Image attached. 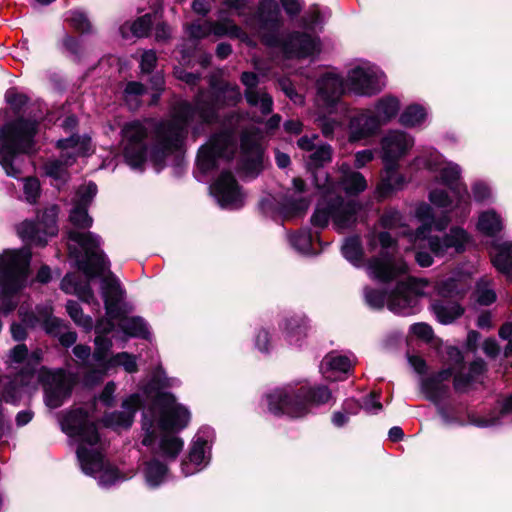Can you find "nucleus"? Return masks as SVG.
<instances>
[{
    "label": "nucleus",
    "instance_id": "nucleus-1",
    "mask_svg": "<svg viewBox=\"0 0 512 512\" xmlns=\"http://www.w3.org/2000/svg\"><path fill=\"white\" fill-rule=\"evenodd\" d=\"M211 91L200 89L193 99L178 100L171 110V119L160 121L155 125V143L151 156L155 161L164 158L179 149L187 136V127L198 122L199 124H212L218 121V111L226 107L236 106L242 99L237 85L228 82L216 85L211 79Z\"/></svg>",
    "mask_w": 512,
    "mask_h": 512
},
{
    "label": "nucleus",
    "instance_id": "nucleus-2",
    "mask_svg": "<svg viewBox=\"0 0 512 512\" xmlns=\"http://www.w3.org/2000/svg\"><path fill=\"white\" fill-rule=\"evenodd\" d=\"M61 429L70 437H77L80 444L76 454L80 467L86 476L102 480H120V471L109 462H106L101 452L85 446H94L99 441V434L95 423L89 421L88 413L77 408L65 413L60 421Z\"/></svg>",
    "mask_w": 512,
    "mask_h": 512
},
{
    "label": "nucleus",
    "instance_id": "nucleus-3",
    "mask_svg": "<svg viewBox=\"0 0 512 512\" xmlns=\"http://www.w3.org/2000/svg\"><path fill=\"white\" fill-rule=\"evenodd\" d=\"M69 220L75 228L67 231V237L76 243L85 254L82 259L77 261L78 268L88 278L104 274L110 268V261L100 250V237L91 232L79 231V229H88L92 226L93 219L89 216L87 208L75 204L70 212Z\"/></svg>",
    "mask_w": 512,
    "mask_h": 512
},
{
    "label": "nucleus",
    "instance_id": "nucleus-4",
    "mask_svg": "<svg viewBox=\"0 0 512 512\" xmlns=\"http://www.w3.org/2000/svg\"><path fill=\"white\" fill-rule=\"evenodd\" d=\"M37 131L38 122L24 117H18L0 127V165L8 176H21L17 155L34 151Z\"/></svg>",
    "mask_w": 512,
    "mask_h": 512
},
{
    "label": "nucleus",
    "instance_id": "nucleus-5",
    "mask_svg": "<svg viewBox=\"0 0 512 512\" xmlns=\"http://www.w3.org/2000/svg\"><path fill=\"white\" fill-rule=\"evenodd\" d=\"M331 398L332 392L326 385H302L276 389L267 395V402L269 411L275 415L300 418L309 414L312 406L324 405Z\"/></svg>",
    "mask_w": 512,
    "mask_h": 512
},
{
    "label": "nucleus",
    "instance_id": "nucleus-6",
    "mask_svg": "<svg viewBox=\"0 0 512 512\" xmlns=\"http://www.w3.org/2000/svg\"><path fill=\"white\" fill-rule=\"evenodd\" d=\"M32 253L29 248L7 251L0 255V311L12 312L16 306L15 294L27 280Z\"/></svg>",
    "mask_w": 512,
    "mask_h": 512
},
{
    "label": "nucleus",
    "instance_id": "nucleus-7",
    "mask_svg": "<svg viewBox=\"0 0 512 512\" xmlns=\"http://www.w3.org/2000/svg\"><path fill=\"white\" fill-rule=\"evenodd\" d=\"M380 244L378 255L367 263L369 275L383 283H388L407 272L406 262L398 255L397 241L388 232L372 233L368 236V247L374 250Z\"/></svg>",
    "mask_w": 512,
    "mask_h": 512
},
{
    "label": "nucleus",
    "instance_id": "nucleus-8",
    "mask_svg": "<svg viewBox=\"0 0 512 512\" xmlns=\"http://www.w3.org/2000/svg\"><path fill=\"white\" fill-rule=\"evenodd\" d=\"M244 21L249 28L258 32L267 46L280 44L278 33L283 26V18L275 0H261L256 12L246 16Z\"/></svg>",
    "mask_w": 512,
    "mask_h": 512
},
{
    "label": "nucleus",
    "instance_id": "nucleus-9",
    "mask_svg": "<svg viewBox=\"0 0 512 512\" xmlns=\"http://www.w3.org/2000/svg\"><path fill=\"white\" fill-rule=\"evenodd\" d=\"M101 276V296L104 302V308L108 318L97 321L95 332L97 335L105 336L113 331V320H117L122 315L121 302L124 299L125 291L121 287L118 278L110 271L106 270Z\"/></svg>",
    "mask_w": 512,
    "mask_h": 512
},
{
    "label": "nucleus",
    "instance_id": "nucleus-10",
    "mask_svg": "<svg viewBox=\"0 0 512 512\" xmlns=\"http://www.w3.org/2000/svg\"><path fill=\"white\" fill-rule=\"evenodd\" d=\"M58 210L57 205H51L38 212L35 220L23 221L17 228L18 235L31 245L45 246L48 238L58 232Z\"/></svg>",
    "mask_w": 512,
    "mask_h": 512
},
{
    "label": "nucleus",
    "instance_id": "nucleus-11",
    "mask_svg": "<svg viewBox=\"0 0 512 512\" xmlns=\"http://www.w3.org/2000/svg\"><path fill=\"white\" fill-rule=\"evenodd\" d=\"M237 144L231 131H221L213 134L208 143L201 146L197 154L199 169L206 173L217 167L218 159L230 160L234 157Z\"/></svg>",
    "mask_w": 512,
    "mask_h": 512
},
{
    "label": "nucleus",
    "instance_id": "nucleus-12",
    "mask_svg": "<svg viewBox=\"0 0 512 512\" xmlns=\"http://www.w3.org/2000/svg\"><path fill=\"white\" fill-rule=\"evenodd\" d=\"M121 134L126 162L133 168L141 167L148 152V128L143 122L134 120L124 124Z\"/></svg>",
    "mask_w": 512,
    "mask_h": 512
},
{
    "label": "nucleus",
    "instance_id": "nucleus-13",
    "mask_svg": "<svg viewBox=\"0 0 512 512\" xmlns=\"http://www.w3.org/2000/svg\"><path fill=\"white\" fill-rule=\"evenodd\" d=\"M153 407L159 412L160 426L164 430L178 431L184 429L190 421L189 410L176 403L173 394H161L153 400Z\"/></svg>",
    "mask_w": 512,
    "mask_h": 512
},
{
    "label": "nucleus",
    "instance_id": "nucleus-14",
    "mask_svg": "<svg viewBox=\"0 0 512 512\" xmlns=\"http://www.w3.org/2000/svg\"><path fill=\"white\" fill-rule=\"evenodd\" d=\"M37 379L43 386L45 403L50 408L60 407L71 394V385L62 371L42 370Z\"/></svg>",
    "mask_w": 512,
    "mask_h": 512
},
{
    "label": "nucleus",
    "instance_id": "nucleus-15",
    "mask_svg": "<svg viewBox=\"0 0 512 512\" xmlns=\"http://www.w3.org/2000/svg\"><path fill=\"white\" fill-rule=\"evenodd\" d=\"M348 86L358 95L372 96L384 88L385 76L372 69L356 67L348 73Z\"/></svg>",
    "mask_w": 512,
    "mask_h": 512
},
{
    "label": "nucleus",
    "instance_id": "nucleus-16",
    "mask_svg": "<svg viewBox=\"0 0 512 512\" xmlns=\"http://www.w3.org/2000/svg\"><path fill=\"white\" fill-rule=\"evenodd\" d=\"M218 202L223 207L233 209L241 208L244 204V195L240 186L230 171H223L213 185Z\"/></svg>",
    "mask_w": 512,
    "mask_h": 512
},
{
    "label": "nucleus",
    "instance_id": "nucleus-17",
    "mask_svg": "<svg viewBox=\"0 0 512 512\" xmlns=\"http://www.w3.org/2000/svg\"><path fill=\"white\" fill-rule=\"evenodd\" d=\"M282 50L287 58H306L320 51V43L308 33L293 31L284 38Z\"/></svg>",
    "mask_w": 512,
    "mask_h": 512
},
{
    "label": "nucleus",
    "instance_id": "nucleus-18",
    "mask_svg": "<svg viewBox=\"0 0 512 512\" xmlns=\"http://www.w3.org/2000/svg\"><path fill=\"white\" fill-rule=\"evenodd\" d=\"M428 246L431 252L437 256H444L449 249H454L456 253L465 250V245L469 241L468 233L461 227H452L448 234L440 236H429Z\"/></svg>",
    "mask_w": 512,
    "mask_h": 512
},
{
    "label": "nucleus",
    "instance_id": "nucleus-19",
    "mask_svg": "<svg viewBox=\"0 0 512 512\" xmlns=\"http://www.w3.org/2000/svg\"><path fill=\"white\" fill-rule=\"evenodd\" d=\"M414 140L399 130L389 131L382 139L383 161L395 162L403 157L413 146Z\"/></svg>",
    "mask_w": 512,
    "mask_h": 512
},
{
    "label": "nucleus",
    "instance_id": "nucleus-20",
    "mask_svg": "<svg viewBox=\"0 0 512 512\" xmlns=\"http://www.w3.org/2000/svg\"><path fill=\"white\" fill-rule=\"evenodd\" d=\"M240 148L242 152V166L247 173L259 174L262 170L263 149L257 137L245 132L241 135Z\"/></svg>",
    "mask_w": 512,
    "mask_h": 512
},
{
    "label": "nucleus",
    "instance_id": "nucleus-21",
    "mask_svg": "<svg viewBox=\"0 0 512 512\" xmlns=\"http://www.w3.org/2000/svg\"><path fill=\"white\" fill-rule=\"evenodd\" d=\"M359 205L352 200H344L341 196L330 198L332 221L337 230L342 231L352 227L357 220Z\"/></svg>",
    "mask_w": 512,
    "mask_h": 512
},
{
    "label": "nucleus",
    "instance_id": "nucleus-22",
    "mask_svg": "<svg viewBox=\"0 0 512 512\" xmlns=\"http://www.w3.org/2000/svg\"><path fill=\"white\" fill-rule=\"evenodd\" d=\"M380 125L371 112H364L350 118L348 124L349 142L367 139L379 130Z\"/></svg>",
    "mask_w": 512,
    "mask_h": 512
},
{
    "label": "nucleus",
    "instance_id": "nucleus-23",
    "mask_svg": "<svg viewBox=\"0 0 512 512\" xmlns=\"http://www.w3.org/2000/svg\"><path fill=\"white\" fill-rule=\"evenodd\" d=\"M316 85L318 98L326 108L333 107L344 91L342 78L333 73L323 75Z\"/></svg>",
    "mask_w": 512,
    "mask_h": 512
},
{
    "label": "nucleus",
    "instance_id": "nucleus-24",
    "mask_svg": "<svg viewBox=\"0 0 512 512\" xmlns=\"http://www.w3.org/2000/svg\"><path fill=\"white\" fill-rule=\"evenodd\" d=\"M416 301L412 286L407 282L400 281L389 293L387 307L394 313L405 315L410 313V309L415 306Z\"/></svg>",
    "mask_w": 512,
    "mask_h": 512
},
{
    "label": "nucleus",
    "instance_id": "nucleus-25",
    "mask_svg": "<svg viewBox=\"0 0 512 512\" xmlns=\"http://www.w3.org/2000/svg\"><path fill=\"white\" fill-rule=\"evenodd\" d=\"M140 402L139 395H130L122 402L121 411L112 412L104 416L103 422L105 426L112 428H129L133 423L134 415Z\"/></svg>",
    "mask_w": 512,
    "mask_h": 512
},
{
    "label": "nucleus",
    "instance_id": "nucleus-26",
    "mask_svg": "<svg viewBox=\"0 0 512 512\" xmlns=\"http://www.w3.org/2000/svg\"><path fill=\"white\" fill-rule=\"evenodd\" d=\"M440 180L446 185L455 195L458 204L469 203V193L463 184L460 183L461 169L457 164H449L440 170Z\"/></svg>",
    "mask_w": 512,
    "mask_h": 512
},
{
    "label": "nucleus",
    "instance_id": "nucleus-27",
    "mask_svg": "<svg viewBox=\"0 0 512 512\" xmlns=\"http://www.w3.org/2000/svg\"><path fill=\"white\" fill-rule=\"evenodd\" d=\"M385 174L377 185L376 193L378 198L383 199L402 187L403 177L397 171V163L384 161Z\"/></svg>",
    "mask_w": 512,
    "mask_h": 512
},
{
    "label": "nucleus",
    "instance_id": "nucleus-28",
    "mask_svg": "<svg viewBox=\"0 0 512 512\" xmlns=\"http://www.w3.org/2000/svg\"><path fill=\"white\" fill-rule=\"evenodd\" d=\"M431 310L442 324H450L464 313V308L457 301L444 298L434 300Z\"/></svg>",
    "mask_w": 512,
    "mask_h": 512
},
{
    "label": "nucleus",
    "instance_id": "nucleus-29",
    "mask_svg": "<svg viewBox=\"0 0 512 512\" xmlns=\"http://www.w3.org/2000/svg\"><path fill=\"white\" fill-rule=\"evenodd\" d=\"M61 289L67 294H76L82 301L91 303L95 300L93 289L88 281L82 282L81 279L73 274H67L61 281Z\"/></svg>",
    "mask_w": 512,
    "mask_h": 512
},
{
    "label": "nucleus",
    "instance_id": "nucleus-30",
    "mask_svg": "<svg viewBox=\"0 0 512 512\" xmlns=\"http://www.w3.org/2000/svg\"><path fill=\"white\" fill-rule=\"evenodd\" d=\"M75 160V154L69 152L62 153L59 158L45 163V174L57 181L66 182L69 177L68 167L72 166Z\"/></svg>",
    "mask_w": 512,
    "mask_h": 512
},
{
    "label": "nucleus",
    "instance_id": "nucleus-31",
    "mask_svg": "<svg viewBox=\"0 0 512 512\" xmlns=\"http://www.w3.org/2000/svg\"><path fill=\"white\" fill-rule=\"evenodd\" d=\"M400 110V103L396 97L386 96L378 100L375 105L373 116L377 119L380 127L386 125L396 117Z\"/></svg>",
    "mask_w": 512,
    "mask_h": 512
},
{
    "label": "nucleus",
    "instance_id": "nucleus-32",
    "mask_svg": "<svg viewBox=\"0 0 512 512\" xmlns=\"http://www.w3.org/2000/svg\"><path fill=\"white\" fill-rule=\"evenodd\" d=\"M420 390L426 399L434 403L440 404L449 397L450 388L444 383H440L438 379L425 378L421 381Z\"/></svg>",
    "mask_w": 512,
    "mask_h": 512
},
{
    "label": "nucleus",
    "instance_id": "nucleus-33",
    "mask_svg": "<svg viewBox=\"0 0 512 512\" xmlns=\"http://www.w3.org/2000/svg\"><path fill=\"white\" fill-rule=\"evenodd\" d=\"M211 34L218 38L228 36L230 38H236L245 40L247 34L237 26L231 19L225 18L217 21L210 20Z\"/></svg>",
    "mask_w": 512,
    "mask_h": 512
},
{
    "label": "nucleus",
    "instance_id": "nucleus-34",
    "mask_svg": "<svg viewBox=\"0 0 512 512\" xmlns=\"http://www.w3.org/2000/svg\"><path fill=\"white\" fill-rule=\"evenodd\" d=\"M341 187L346 193L354 195L364 191L367 187V182L364 176L357 171H343L339 182H337V189Z\"/></svg>",
    "mask_w": 512,
    "mask_h": 512
},
{
    "label": "nucleus",
    "instance_id": "nucleus-35",
    "mask_svg": "<svg viewBox=\"0 0 512 512\" xmlns=\"http://www.w3.org/2000/svg\"><path fill=\"white\" fill-rule=\"evenodd\" d=\"M469 286L466 281L456 278H448L438 285V293L444 299L463 297Z\"/></svg>",
    "mask_w": 512,
    "mask_h": 512
},
{
    "label": "nucleus",
    "instance_id": "nucleus-36",
    "mask_svg": "<svg viewBox=\"0 0 512 512\" xmlns=\"http://www.w3.org/2000/svg\"><path fill=\"white\" fill-rule=\"evenodd\" d=\"M492 263L499 272L512 278V242H505L498 246Z\"/></svg>",
    "mask_w": 512,
    "mask_h": 512
},
{
    "label": "nucleus",
    "instance_id": "nucleus-37",
    "mask_svg": "<svg viewBox=\"0 0 512 512\" xmlns=\"http://www.w3.org/2000/svg\"><path fill=\"white\" fill-rule=\"evenodd\" d=\"M172 386V379L168 378L162 369H158L152 379L148 382L145 387V393L151 399L153 403L154 399L161 394H171L170 392L164 391V389Z\"/></svg>",
    "mask_w": 512,
    "mask_h": 512
},
{
    "label": "nucleus",
    "instance_id": "nucleus-38",
    "mask_svg": "<svg viewBox=\"0 0 512 512\" xmlns=\"http://www.w3.org/2000/svg\"><path fill=\"white\" fill-rule=\"evenodd\" d=\"M121 329L123 332L131 337L149 339L150 331L143 318L141 317H128L121 321Z\"/></svg>",
    "mask_w": 512,
    "mask_h": 512
},
{
    "label": "nucleus",
    "instance_id": "nucleus-39",
    "mask_svg": "<svg viewBox=\"0 0 512 512\" xmlns=\"http://www.w3.org/2000/svg\"><path fill=\"white\" fill-rule=\"evenodd\" d=\"M333 150L329 144H322L315 148L306 160V168L321 169L332 161Z\"/></svg>",
    "mask_w": 512,
    "mask_h": 512
},
{
    "label": "nucleus",
    "instance_id": "nucleus-40",
    "mask_svg": "<svg viewBox=\"0 0 512 512\" xmlns=\"http://www.w3.org/2000/svg\"><path fill=\"white\" fill-rule=\"evenodd\" d=\"M308 324L305 316L293 315L285 319L284 330L290 341H298L307 334Z\"/></svg>",
    "mask_w": 512,
    "mask_h": 512
},
{
    "label": "nucleus",
    "instance_id": "nucleus-41",
    "mask_svg": "<svg viewBox=\"0 0 512 512\" xmlns=\"http://www.w3.org/2000/svg\"><path fill=\"white\" fill-rule=\"evenodd\" d=\"M146 93V87L137 81H130L123 90V100L130 110H136L141 105V97Z\"/></svg>",
    "mask_w": 512,
    "mask_h": 512
},
{
    "label": "nucleus",
    "instance_id": "nucleus-42",
    "mask_svg": "<svg viewBox=\"0 0 512 512\" xmlns=\"http://www.w3.org/2000/svg\"><path fill=\"white\" fill-rule=\"evenodd\" d=\"M343 256L352 264L359 266L363 259L362 243L358 236L345 239L342 245Z\"/></svg>",
    "mask_w": 512,
    "mask_h": 512
},
{
    "label": "nucleus",
    "instance_id": "nucleus-43",
    "mask_svg": "<svg viewBox=\"0 0 512 512\" xmlns=\"http://www.w3.org/2000/svg\"><path fill=\"white\" fill-rule=\"evenodd\" d=\"M477 227L483 234L495 236L502 230V222L495 212L488 211L480 215Z\"/></svg>",
    "mask_w": 512,
    "mask_h": 512
},
{
    "label": "nucleus",
    "instance_id": "nucleus-44",
    "mask_svg": "<svg viewBox=\"0 0 512 512\" xmlns=\"http://www.w3.org/2000/svg\"><path fill=\"white\" fill-rule=\"evenodd\" d=\"M351 368V361L347 356L336 355L334 353L327 354L321 363V369L323 373L329 371H337L346 373Z\"/></svg>",
    "mask_w": 512,
    "mask_h": 512
},
{
    "label": "nucleus",
    "instance_id": "nucleus-45",
    "mask_svg": "<svg viewBox=\"0 0 512 512\" xmlns=\"http://www.w3.org/2000/svg\"><path fill=\"white\" fill-rule=\"evenodd\" d=\"M313 177L315 187L323 194H331L337 191V182H334L324 168L308 170Z\"/></svg>",
    "mask_w": 512,
    "mask_h": 512
},
{
    "label": "nucleus",
    "instance_id": "nucleus-46",
    "mask_svg": "<svg viewBox=\"0 0 512 512\" xmlns=\"http://www.w3.org/2000/svg\"><path fill=\"white\" fill-rule=\"evenodd\" d=\"M425 116L424 108L418 104H413L402 112L399 122L405 127H414L419 125L425 119Z\"/></svg>",
    "mask_w": 512,
    "mask_h": 512
},
{
    "label": "nucleus",
    "instance_id": "nucleus-47",
    "mask_svg": "<svg viewBox=\"0 0 512 512\" xmlns=\"http://www.w3.org/2000/svg\"><path fill=\"white\" fill-rule=\"evenodd\" d=\"M113 366H123L125 371L128 373H135L138 371L136 357L128 352L118 353L107 360L105 368L108 369Z\"/></svg>",
    "mask_w": 512,
    "mask_h": 512
},
{
    "label": "nucleus",
    "instance_id": "nucleus-48",
    "mask_svg": "<svg viewBox=\"0 0 512 512\" xmlns=\"http://www.w3.org/2000/svg\"><path fill=\"white\" fill-rule=\"evenodd\" d=\"M332 219V210L330 209V198L319 202L311 216V223L315 227L324 228Z\"/></svg>",
    "mask_w": 512,
    "mask_h": 512
},
{
    "label": "nucleus",
    "instance_id": "nucleus-49",
    "mask_svg": "<svg viewBox=\"0 0 512 512\" xmlns=\"http://www.w3.org/2000/svg\"><path fill=\"white\" fill-rule=\"evenodd\" d=\"M66 311L71 319L79 326L90 329L92 326L91 317L84 315L80 304L75 300H68L66 303Z\"/></svg>",
    "mask_w": 512,
    "mask_h": 512
},
{
    "label": "nucleus",
    "instance_id": "nucleus-50",
    "mask_svg": "<svg viewBox=\"0 0 512 512\" xmlns=\"http://www.w3.org/2000/svg\"><path fill=\"white\" fill-rule=\"evenodd\" d=\"M153 25V14L147 13L138 17L130 27L132 34L138 38L147 37Z\"/></svg>",
    "mask_w": 512,
    "mask_h": 512
},
{
    "label": "nucleus",
    "instance_id": "nucleus-51",
    "mask_svg": "<svg viewBox=\"0 0 512 512\" xmlns=\"http://www.w3.org/2000/svg\"><path fill=\"white\" fill-rule=\"evenodd\" d=\"M364 296L366 303L374 308L381 309L387 303L389 294L385 290L374 289L366 287L364 289Z\"/></svg>",
    "mask_w": 512,
    "mask_h": 512
},
{
    "label": "nucleus",
    "instance_id": "nucleus-52",
    "mask_svg": "<svg viewBox=\"0 0 512 512\" xmlns=\"http://www.w3.org/2000/svg\"><path fill=\"white\" fill-rule=\"evenodd\" d=\"M112 348V340L108 337L97 335L95 337V349L93 358L96 362L104 363Z\"/></svg>",
    "mask_w": 512,
    "mask_h": 512
},
{
    "label": "nucleus",
    "instance_id": "nucleus-53",
    "mask_svg": "<svg viewBox=\"0 0 512 512\" xmlns=\"http://www.w3.org/2000/svg\"><path fill=\"white\" fill-rule=\"evenodd\" d=\"M144 473L146 480H161L167 476V466L159 460H151L145 464Z\"/></svg>",
    "mask_w": 512,
    "mask_h": 512
},
{
    "label": "nucleus",
    "instance_id": "nucleus-54",
    "mask_svg": "<svg viewBox=\"0 0 512 512\" xmlns=\"http://www.w3.org/2000/svg\"><path fill=\"white\" fill-rule=\"evenodd\" d=\"M63 47L74 61L80 62L84 56V48L80 41L70 35H65L62 40Z\"/></svg>",
    "mask_w": 512,
    "mask_h": 512
},
{
    "label": "nucleus",
    "instance_id": "nucleus-55",
    "mask_svg": "<svg viewBox=\"0 0 512 512\" xmlns=\"http://www.w3.org/2000/svg\"><path fill=\"white\" fill-rule=\"evenodd\" d=\"M96 194L97 185L95 183L89 182L86 185H82L77 190V200L75 204L88 208Z\"/></svg>",
    "mask_w": 512,
    "mask_h": 512
},
{
    "label": "nucleus",
    "instance_id": "nucleus-56",
    "mask_svg": "<svg viewBox=\"0 0 512 512\" xmlns=\"http://www.w3.org/2000/svg\"><path fill=\"white\" fill-rule=\"evenodd\" d=\"M309 200L304 197L294 198L293 196H287L284 199L283 207L291 213H303L309 208Z\"/></svg>",
    "mask_w": 512,
    "mask_h": 512
},
{
    "label": "nucleus",
    "instance_id": "nucleus-57",
    "mask_svg": "<svg viewBox=\"0 0 512 512\" xmlns=\"http://www.w3.org/2000/svg\"><path fill=\"white\" fill-rule=\"evenodd\" d=\"M183 447V442L178 437H164L161 440V449L163 452L171 457H176V455L181 451Z\"/></svg>",
    "mask_w": 512,
    "mask_h": 512
},
{
    "label": "nucleus",
    "instance_id": "nucleus-58",
    "mask_svg": "<svg viewBox=\"0 0 512 512\" xmlns=\"http://www.w3.org/2000/svg\"><path fill=\"white\" fill-rule=\"evenodd\" d=\"M187 33L190 38L196 40L206 38L207 36L211 35L210 21H205L204 23L195 22L190 24L187 27Z\"/></svg>",
    "mask_w": 512,
    "mask_h": 512
},
{
    "label": "nucleus",
    "instance_id": "nucleus-59",
    "mask_svg": "<svg viewBox=\"0 0 512 512\" xmlns=\"http://www.w3.org/2000/svg\"><path fill=\"white\" fill-rule=\"evenodd\" d=\"M291 245L300 252L306 253L311 246V236L306 232L295 233L289 238Z\"/></svg>",
    "mask_w": 512,
    "mask_h": 512
},
{
    "label": "nucleus",
    "instance_id": "nucleus-60",
    "mask_svg": "<svg viewBox=\"0 0 512 512\" xmlns=\"http://www.w3.org/2000/svg\"><path fill=\"white\" fill-rule=\"evenodd\" d=\"M205 444L204 440H197L194 442L190 452H189V463L199 467L205 458Z\"/></svg>",
    "mask_w": 512,
    "mask_h": 512
},
{
    "label": "nucleus",
    "instance_id": "nucleus-61",
    "mask_svg": "<svg viewBox=\"0 0 512 512\" xmlns=\"http://www.w3.org/2000/svg\"><path fill=\"white\" fill-rule=\"evenodd\" d=\"M157 65V56L154 50L145 51L140 60V70L143 74H151Z\"/></svg>",
    "mask_w": 512,
    "mask_h": 512
},
{
    "label": "nucleus",
    "instance_id": "nucleus-62",
    "mask_svg": "<svg viewBox=\"0 0 512 512\" xmlns=\"http://www.w3.org/2000/svg\"><path fill=\"white\" fill-rule=\"evenodd\" d=\"M7 103L13 108L16 113H19L23 106L28 102V97L25 94L17 93L14 90H8L5 95Z\"/></svg>",
    "mask_w": 512,
    "mask_h": 512
},
{
    "label": "nucleus",
    "instance_id": "nucleus-63",
    "mask_svg": "<svg viewBox=\"0 0 512 512\" xmlns=\"http://www.w3.org/2000/svg\"><path fill=\"white\" fill-rule=\"evenodd\" d=\"M43 328L48 334L58 337L66 329V325L61 319L50 316L44 320Z\"/></svg>",
    "mask_w": 512,
    "mask_h": 512
},
{
    "label": "nucleus",
    "instance_id": "nucleus-64",
    "mask_svg": "<svg viewBox=\"0 0 512 512\" xmlns=\"http://www.w3.org/2000/svg\"><path fill=\"white\" fill-rule=\"evenodd\" d=\"M473 382H475L473 375L458 373L454 376L453 386L456 392L466 393Z\"/></svg>",
    "mask_w": 512,
    "mask_h": 512
}]
</instances>
